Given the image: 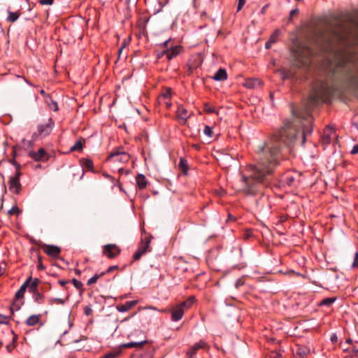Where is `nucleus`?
I'll list each match as a JSON object with an SVG mask.
<instances>
[{"label":"nucleus","instance_id":"10","mask_svg":"<svg viewBox=\"0 0 358 358\" xmlns=\"http://www.w3.org/2000/svg\"><path fill=\"white\" fill-rule=\"evenodd\" d=\"M121 252V250L115 244H107L103 248V254L109 259L117 257Z\"/></svg>","mask_w":358,"mask_h":358},{"label":"nucleus","instance_id":"5","mask_svg":"<svg viewBox=\"0 0 358 358\" xmlns=\"http://www.w3.org/2000/svg\"><path fill=\"white\" fill-rule=\"evenodd\" d=\"M182 49V48L180 45H171L170 48L164 49L160 52H158L157 57L158 59H161L162 57L166 56L169 60H171L181 52Z\"/></svg>","mask_w":358,"mask_h":358},{"label":"nucleus","instance_id":"46","mask_svg":"<svg viewBox=\"0 0 358 358\" xmlns=\"http://www.w3.org/2000/svg\"><path fill=\"white\" fill-rule=\"evenodd\" d=\"M348 351L350 352L351 353V355L352 356H358V348H357L354 345H352V346H350V350Z\"/></svg>","mask_w":358,"mask_h":358},{"label":"nucleus","instance_id":"39","mask_svg":"<svg viewBox=\"0 0 358 358\" xmlns=\"http://www.w3.org/2000/svg\"><path fill=\"white\" fill-rule=\"evenodd\" d=\"M308 353V350L306 348L299 347L297 348L296 351V354L300 357V358L303 357Z\"/></svg>","mask_w":358,"mask_h":358},{"label":"nucleus","instance_id":"15","mask_svg":"<svg viewBox=\"0 0 358 358\" xmlns=\"http://www.w3.org/2000/svg\"><path fill=\"white\" fill-rule=\"evenodd\" d=\"M31 280V277L28 278L26 281L21 285L20 288L15 293V299L16 300H22L24 297V292L28 287L29 282Z\"/></svg>","mask_w":358,"mask_h":358},{"label":"nucleus","instance_id":"53","mask_svg":"<svg viewBox=\"0 0 358 358\" xmlns=\"http://www.w3.org/2000/svg\"><path fill=\"white\" fill-rule=\"evenodd\" d=\"M246 0H238V3L237 6V11H240L243 6L245 5Z\"/></svg>","mask_w":358,"mask_h":358},{"label":"nucleus","instance_id":"30","mask_svg":"<svg viewBox=\"0 0 358 358\" xmlns=\"http://www.w3.org/2000/svg\"><path fill=\"white\" fill-rule=\"evenodd\" d=\"M336 300V297H328L324 298L319 303L320 306H327L329 307Z\"/></svg>","mask_w":358,"mask_h":358},{"label":"nucleus","instance_id":"14","mask_svg":"<svg viewBox=\"0 0 358 358\" xmlns=\"http://www.w3.org/2000/svg\"><path fill=\"white\" fill-rule=\"evenodd\" d=\"M170 312L171 313V320L173 322H178L182 319L184 315V308L180 305H177L173 307Z\"/></svg>","mask_w":358,"mask_h":358},{"label":"nucleus","instance_id":"21","mask_svg":"<svg viewBox=\"0 0 358 358\" xmlns=\"http://www.w3.org/2000/svg\"><path fill=\"white\" fill-rule=\"evenodd\" d=\"M45 101L50 110L53 111H57L59 110L57 101H54L50 96H46Z\"/></svg>","mask_w":358,"mask_h":358},{"label":"nucleus","instance_id":"36","mask_svg":"<svg viewBox=\"0 0 358 358\" xmlns=\"http://www.w3.org/2000/svg\"><path fill=\"white\" fill-rule=\"evenodd\" d=\"M203 110L207 113H217L215 108L211 106L208 103H205L203 104Z\"/></svg>","mask_w":358,"mask_h":358},{"label":"nucleus","instance_id":"17","mask_svg":"<svg viewBox=\"0 0 358 358\" xmlns=\"http://www.w3.org/2000/svg\"><path fill=\"white\" fill-rule=\"evenodd\" d=\"M145 339L140 341H136V342H129L124 343L121 345L122 348H141L144 344L148 343V340L145 339V336H144Z\"/></svg>","mask_w":358,"mask_h":358},{"label":"nucleus","instance_id":"49","mask_svg":"<svg viewBox=\"0 0 358 358\" xmlns=\"http://www.w3.org/2000/svg\"><path fill=\"white\" fill-rule=\"evenodd\" d=\"M351 267L352 268H358V252L355 254L354 261L352 264Z\"/></svg>","mask_w":358,"mask_h":358},{"label":"nucleus","instance_id":"51","mask_svg":"<svg viewBox=\"0 0 358 358\" xmlns=\"http://www.w3.org/2000/svg\"><path fill=\"white\" fill-rule=\"evenodd\" d=\"M84 313L87 315V316H90L92 315V308L90 307V306H87L85 307L84 308Z\"/></svg>","mask_w":358,"mask_h":358},{"label":"nucleus","instance_id":"33","mask_svg":"<svg viewBox=\"0 0 358 358\" xmlns=\"http://www.w3.org/2000/svg\"><path fill=\"white\" fill-rule=\"evenodd\" d=\"M195 298L194 296L189 297L186 301L180 303V305L183 308H189L194 303Z\"/></svg>","mask_w":358,"mask_h":358},{"label":"nucleus","instance_id":"12","mask_svg":"<svg viewBox=\"0 0 358 358\" xmlns=\"http://www.w3.org/2000/svg\"><path fill=\"white\" fill-rule=\"evenodd\" d=\"M208 347L207 343L204 341H199L198 343H194L187 352V355L189 358H195V355L200 349H205Z\"/></svg>","mask_w":358,"mask_h":358},{"label":"nucleus","instance_id":"38","mask_svg":"<svg viewBox=\"0 0 358 358\" xmlns=\"http://www.w3.org/2000/svg\"><path fill=\"white\" fill-rule=\"evenodd\" d=\"M203 134L209 138H212L213 135V127L206 125L203 129Z\"/></svg>","mask_w":358,"mask_h":358},{"label":"nucleus","instance_id":"47","mask_svg":"<svg viewBox=\"0 0 358 358\" xmlns=\"http://www.w3.org/2000/svg\"><path fill=\"white\" fill-rule=\"evenodd\" d=\"M299 13V10L298 8H295V9H293L290 11L289 13V19H288V22H291L292 21V18L294 16L298 15Z\"/></svg>","mask_w":358,"mask_h":358},{"label":"nucleus","instance_id":"48","mask_svg":"<svg viewBox=\"0 0 358 358\" xmlns=\"http://www.w3.org/2000/svg\"><path fill=\"white\" fill-rule=\"evenodd\" d=\"M171 89H166V91L162 93V98H164V99H169L171 98Z\"/></svg>","mask_w":358,"mask_h":358},{"label":"nucleus","instance_id":"61","mask_svg":"<svg viewBox=\"0 0 358 358\" xmlns=\"http://www.w3.org/2000/svg\"><path fill=\"white\" fill-rule=\"evenodd\" d=\"M273 43H273V42H272L271 40H268V41L266 43V44H265V48H266V49H269V48H271V47L272 44H273Z\"/></svg>","mask_w":358,"mask_h":358},{"label":"nucleus","instance_id":"27","mask_svg":"<svg viewBox=\"0 0 358 358\" xmlns=\"http://www.w3.org/2000/svg\"><path fill=\"white\" fill-rule=\"evenodd\" d=\"M199 66V64L192 62V60H189L188 63L187 64V70L186 73L187 75L189 76L191 75L193 71L196 69Z\"/></svg>","mask_w":358,"mask_h":358},{"label":"nucleus","instance_id":"11","mask_svg":"<svg viewBox=\"0 0 358 358\" xmlns=\"http://www.w3.org/2000/svg\"><path fill=\"white\" fill-rule=\"evenodd\" d=\"M29 156L35 162H46L49 159V156L43 148H40L37 152L30 151Z\"/></svg>","mask_w":358,"mask_h":358},{"label":"nucleus","instance_id":"4","mask_svg":"<svg viewBox=\"0 0 358 358\" xmlns=\"http://www.w3.org/2000/svg\"><path fill=\"white\" fill-rule=\"evenodd\" d=\"M130 159V155L124 151L123 148H116L112 150L107 157V161L113 160L120 163H127Z\"/></svg>","mask_w":358,"mask_h":358},{"label":"nucleus","instance_id":"1","mask_svg":"<svg viewBox=\"0 0 358 358\" xmlns=\"http://www.w3.org/2000/svg\"><path fill=\"white\" fill-rule=\"evenodd\" d=\"M312 121L308 112L299 113L292 107V117L283 121L268 142L257 147V162L248 166V176H241L240 191L247 195H255L280 165L281 147H290L299 138H301V145H304L307 136L313 131Z\"/></svg>","mask_w":358,"mask_h":358},{"label":"nucleus","instance_id":"6","mask_svg":"<svg viewBox=\"0 0 358 358\" xmlns=\"http://www.w3.org/2000/svg\"><path fill=\"white\" fill-rule=\"evenodd\" d=\"M150 242L151 237L150 236H146L141 240L138 250L134 254L133 258L134 260H139L145 253L149 251Z\"/></svg>","mask_w":358,"mask_h":358},{"label":"nucleus","instance_id":"20","mask_svg":"<svg viewBox=\"0 0 358 358\" xmlns=\"http://www.w3.org/2000/svg\"><path fill=\"white\" fill-rule=\"evenodd\" d=\"M261 85V81L258 78H249L245 82L244 86L247 88L252 89Z\"/></svg>","mask_w":358,"mask_h":358},{"label":"nucleus","instance_id":"31","mask_svg":"<svg viewBox=\"0 0 358 358\" xmlns=\"http://www.w3.org/2000/svg\"><path fill=\"white\" fill-rule=\"evenodd\" d=\"M179 169L185 175L187 174L188 171V164L187 161L183 158L180 159V162L178 164Z\"/></svg>","mask_w":358,"mask_h":358},{"label":"nucleus","instance_id":"44","mask_svg":"<svg viewBox=\"0 0 358 358\" xmlns=\"http://www.w3.org/2000/svg\"><path fill=\"white\" fill-rule=\"evenodd\" d=\"M13 155H14V157H15L16 154H15V151L13 152ZM10 162L15 167L16 171H20V169L21 168V165L16 162L15 158L10 159Z\"/></svg>","mask_w":358,"mask_h":358},{"label":"nucleus","instance_id":"63","mask_svg":"<svg viewBox=\"0 0 358 358\" xmlns=\"http://www.w3.org/2000/svg\"><path fill=\"white\" fill-rule=\"evenodd\" d=\"M170 41H171L170 39L166 40V41H164L163 43L161 44V46L162 48H164V49H166L167 48H169L168 46V43L170 42Z\"/></svg>","mask_w":358,"mask_h":358},{"label":"nucleus","instance_id":"28","mask_svg":"<svg viewBox=\"0 0 358 358\" xmlns=\"http://www.w3.org/2000/svg\"><path fill=\"white\" fill-rule=\"evenodd\" d=\"M121 354V350H113L108 352L101 356L100 358H116Z\"/></svg>","mask_w":358,"mask_h":358},{"label":"nucleus","instance_id":"52","mask_svg":"<svg viewBox=\"0 0 358 358\" xmlns=\"http://www.w3.org/2000/svg\"><path fill=\"white\" fill-rule=\"evenodd\" d=\"M38 3L41 5H52L54 0H38Z\"/></svg>","mask_w":358,"mask_h":358},{"label":"nucleus","instance_id":"42","mask_svg":"<svg viewBox=\"0 0 358 358\" xmlns=\"http://www.w3.org/2000/svg\"><path fill=\"white\" fill-rule=\"evenodd\" d=\"M10 316H6L0 314V324H7L9 323Z\"/></svg>","mask_w":358,"mask_h":358},{"label":"nucleus","instance_id":"25","mask_svg":"<svg viewBox=\"0 0 358 358\" xmlns=\"http://www.w3.org/2000/svg\"><path fill=\"white\" fill-rule=\"evenodd\" d=\"M20 15V13L18 12H12L10 10H8V17L6 18V21L9 22H15L17 20Z\"/></svg>","mask_w":358,"mask_h":358},{"label":"nucleus","instance_id":"2","mask_svg":"<svg viewBox=\"0 0 358 358\" xmlns=\"http://www.w3.org/2000/svg\"><path fill=\"white\" fill-rule=\"evenodd\" d=\"M325 52L338 59V64L345 66L350 62L347 49L358 44V10L342 13L335 18L325 32L320 33Z\"/></svg>","mask_w":358,"mask_h":358},{"label":"nucleus","instance_id":"43","mask_svg":"<svg viewBox=\"0 0 358 358\" xmlns=\"http://www.w3.org/2000/svg\"><path fill=\"white\" fill-rule=\"evenodd\" d=\"M280 30L279 29H276L274 31V32L273 33V34L271 36L269 40H271L272 42H273L274 43L277 41V38L278 37V36L280 35Z\"/></svg>","mask_w":358,"mask_h":358},{"label":"nucleus","instance_id":"45","mask_svg":"<svg viewBox=\"0 0 358 358\" xmlns=\"http://www.w3.org/2000/svg\"><path fill=\"white\" fill-rule=\"evenodd\" d=\"M10 215H13L14 214L18 215L20 213V209L17 206H13L8 212Z\"/></svg>","mask_w":358,"mask_h":358},{"label":"nucleus","instance_id":"37","mask_svg":"<svg viewBox=\"0 0 358 358\" xmlns=\"http://www.w3.org/2000/svg\"><path fill=\"white\" fill-rule=\"evenodd\" d=\"M49 304H61L63 305L64 303V300L61 298H50L48 299Z\"/></svg>","mask_w":358,"mask_h":358},{"label":"nucleus","instance_id":"41","mask_svg":"<svg viewBox=\"0 0 358 358\" xmlns=\"http://www.w3.org/2000/svg\"><path fill=\"white\" fill-rule=\"evenodd\" d=\"M138 358H153V352L152 350H146L141 353Z\"/></svg>","mask_w":358,"mask_h":358},{"label":"nucleus","instance_id":"59","mask_svg":"<svg viewBox=\"0 0 358 358\" xmlns=\"http://www.w3.org/2000/svg\"><path fill=\"white\" fill-rule=\"evenodd\" d=\"M103 176L106 178H108L113 183H114L115 182V178L111 176L110 175L108 174V173H103Z\"/></svg>","mask_w":358,"mask_h":358},{"label":"nucleus","instance_id":"32","mask_svg":"<svg viewBox=\"0 0 358 358\" xmlns=\"http://www.w3.org/2000/svg\"><path fill=\"white\" fill-rule=\"evenodd\" d=\"M33 294V299L34 301L37 303L41 304L44 301V295L41 294L38 291L35 292Z\"/></svg>","mask_w":358,"mask_h":358},{"label":"nucleus","instance_id":"7","mask_svg":"<svg viewBox=\"0 0 358 358\" xmlns=\"http://www.w3.org/2000/svg\"><path fill=\"white\" fill-rule=\"evenodd\" d=\"M193 115V112L189 113L186 108L182 104L178 106L176 116L178 123L181 125H185L188 119Z\"/></svg>","mask_w":358,"mask_h":358},{"label":"nucleus","instance_id":"9","mask_svg":"<svg viewBox=\"0 0 358 358\" xmlns=\"http://www.w3.org/2000/svg\"><path fill=\"white\" fill-rule=\"evenodd\" d=\"M55 127V122L52 117L48 119V122L46 124H41L38 125L37 131L38 134L43 136L49 135Z\"/></svg>","mask_w":358,"mask_h":358},{"label":"nucleus","instance_id":"23","mask_svg":"<svg viewBox=\"0 0 358 358\" xmlns=\"http://www.w3.org/2000/svg\"><path fill=\"white\" fill-rule=\"evenodd\" d=\"M40 321L39 315H32L29 316L26 320V324L32 327L38 324Z\"/></svg>","mask_w":358,"mask_h":358},{"label":"nucleus","instance_id":"50","mask_svg":"<svg viewBox=\"0 0 358 358\" xmlns=\"http://www.w3.org/2000/svg\"><path fill=\"white\" fill-rule=\"evenodd\" d=\"M37 268L38 270H43L45 269V266H43V262H42V257L41 255H38V265H37Z\"/></svg>","mask_w":358,"mask_h":358},{"label":"nucleus","instance_id":"35","mask_svg":"<svg viewBox=\"0 0 358 358\" xmlns=\"http://www.w3.org/2000/svg\"><path fill=\"white\" fill-rule=\"evenodd\" d=\"M72 283L73 284L74 287L80 291V294H82L84 292V289L83 288V284L80 281L73 278L72 280Z\"/></svg>","mask_w":358,"mask_h":358},{"label":"nucleus","instance_id":"16","mask_svg":"<svg viewBox=\"0 0 358 358\" xmlns=\"http://www.w3.org/2000/svg\"><path fill=\"white\" fill-rule=\"evenodd\" d=\"M137 303V301H130L124 304L117 306V310L120 313H124L132 308Z\"/></svg>","mask_w":358,"mask_h":358},{"label":"nucleus","instance_id":"29","mask_svg":"<svg viewBox=\"0 0 358 358\" xmlns=\"http://www.w3.org/2000/svg\"><path fill=\"white\" fill-rule=\"evenodd\" d=\"M333 131L330 129H327L322 136V141L324 143L329 144L331 141V134Z\"/></svg>","mask_w":358,"mask_h":358},{"label":"nucleus","instance_id":"19","mask_svg":"<svg viewBox=\"0 0 358 358\" xmlns=\"http://www.w3.org/2000/svg\"><path fill=\"white\" fill-rule=\"evenodd\" d=\"M215 81H223L227 79V73L224 69L220 68L213 76Z\"/></svg>","mask_w":358,"mask_h":358},{"label":"nucleus","instance_id":"58","mask_svg":"<svg viewBox=\"0 0 358 358\" xmlns=\"http://www.w3.org/2000/svg\"><path fill=\"white\" fill-rule=\"evenodd\" d=\"M310 99L315 103H318L320 101V97L317 94L311 95Z\"/></svg>","mask_w":358,"mask_h":358},{"label":"nucleus","instance_id":"26","mask_svg":"<svg viewBox=\"0 0 358 358\" xmlns=\"http://www.w3.org/2000/svg\"><path fill=\"white\" fill-rule=\"evenodd\" d=\"M81 164L83 169L87 171H92L94 167L93 162L90 159H83Z\"/></svg>","mask_w":358,"mask_h":358},{"label":"nucleus","instance_id":"57","mask_svg":"<svg viewBox=\"0 0 358 358\" xmlns=\"http://www.w3.org/2000/svg\"><path fill=\"white\" fill-rule=\"evenodd\" d=\"M350 153L352 155H355V154L358 153V143L353 146L352 149L351 150Z\"/></svg>","mask_w":358,"mask_h":358},{"label":"nucleus","instance_id":"40","mask_svg":"<svg viewBox=\"0 0 358 358\" xmlns=\"http://www.w3.org/2000/svg\"><path fill=\"white\" fill-rule=\"evenodd\" d=\"M352 345H353L352 339L348 338L344 343H341V348L343 349V351H347L350 350V348H345V345L352 346Z\"/></svg>","mask_w":358,"mask_h":358},{"label":"nucleus","instance_id":"60","mask_svg":"<svg viewBox=\"0 0 358 358\" xmlns=\"http://www.w3.org/2000/svg\"><path fill=\"white\" fill-rule=\"evenodd\" d=\"M13 343H14V341L12 343L8 344L6 346V348H7L8 352H11L13 350V348H15V345H14Z\"/></svg>","mask_w":358,"mask_h":358},{"label":"nucleus","instance_id":"22","mask_svg":"<svg viewBox=\"0 0 358 358\" xmlns=\"http://www.w3.org/2000/svg\"><path fill=\"white\" fill-rule=\"evenodd\" d=\"M38 282H39L38 278H34L33 280L31 279L30 282H29V284H28V287H27V289H28L29 292L34 293L35 292H37L38 291L37 287H38Z\"/></svg>","mask_w":358,"mask_h":358},{"label":"nucleus","instance_id":"24","mask_svg":"<svg viewBox=\"0 0 358 358\" xmlns=\"http://www.w3.org/2000/svg\"><path fill=\"white\" fill-rule=\"evenodd\" d=\"M83 141L84 140L83 138H80L79 140H78L75 143V144L71 147L70 152H75V151L81 152L83 150V148L84 146Z\"/></svg>","mask_w":358,"mask_h":358},{"label":"nucleus","instance_id":"55","mask_svg":"<svg viewBox=\"0 0 358 358\" xmlns=\"http://www.w3.org/2000/svg\"><path fill=\"white\" fill-rule=\"evenodd\" d=\"M97 282V280L96 279V278H94V276L93 275L92 278H90L88 280H87V285H91L94 283H96Z\"/></svg>","mask_w":358,"mask_h":358},{"label":"nucleus","instance_id":"18","mask_svg":"<svg viewBox=\"0 0 358 358\" xmlns=\"http://www.w3.org/2000/svg\"><path fill=\"white\" fill-rule=\"evenodd\" d=\"M136 185L141 189H143L146 187L148 181L145 176L143 174L139 173L136 177Z\"/></svg>","mask_w":358,"mask_h":358},{"label":"nucleus","instance_id":"13","mask_svg":"<svg viewBox=\"0 0 358 358\" xmlns=\"http://www.w3.org/2000/svg\"><path fill=\"white\" fill-rule=\"evenodd\" d=\"M43 252L48 256L57 258L61 252V249L56 245H43L42 247Z\"/></svg>","mask_w":358,"mask_h":358},{"label":"nucleus","instance_id":"62","mask_svg":"<svg viewBox=\"0 0 358 358\" xmlns=\"http://www.w3.org/2000/svg\"><path fill=\"white\" fill-rule=\"evenodd\" d=\"M338 340V337L336 336V334H333L331 336V341L332 343H336Z\"/></svg>","mask_w":358,"mask_h":358},{"label":"nucleus","instance_id":"54","mask_svg":"<svg viewBox=\"0 0 358 358\" xmlns=\"http://www.w3.org/2000/svg\"><path fill=\"white\" fill-rule=\"evenodd\" d=\"M118 268L117 266H110L105 272V273H109Z\"/></svg>","mask_w":358,"mask_h":358},{"label":"nucleus","instance_id":"56","mask_svg":"<svg viewBox=\"0 0 358 358\" xmlns=\"http://www.w3.org/2000/svg\"><path fill=\"white\" fill-rule=\"evenodd\" d=\"M243 284H244L243 280L241 278H239L236 281L235 286L236 288H238L240 286H242Z\"/></svg>","mask_w":358,"mask_h":358},{"label":"nucleus","instance_id":"34","mask_svg":"<svg viewBox=\"0 0 358 358\" xmlns=\"http://www.w3.org/2000/svg\"><path fill=\"white\" fill-rule=\"evenodd\" d=\"M23 304L22 300H16L11 304L10 312L13 314L14 311H17L20 308L21 305Z\"/></svg>","mask_w":358,"mask_h":358},{"label":"nucleus","instance_id":"64","mask_svg":"<svg viewBox=\"0 0 358 358\" xmlns=\"http://www.w3.org/2000/svg\"><path fill=\"white\" fill-rule=\"evenodd\" d=\"M353 81L355 84V85L358 87V75L357 76H355L354 78H353Z\"/></svg>","mask_w":358,"mask_h":358},{"label":"nucleus","instance_id":"3","mask_svg":"<svg viewBox=\"0 0 358 358\" xmlns=\"http://www.w3.org/2000/svg\"><path fill=\"white\" fill-rule=\"evenodd\" d=\"M300 178V174L294 171H287L281 175L279 179L280 187H294L296 185L297 181Z\"/></svg>","mask_w":358,"mask_h":358},{"label":"nucleus","instance_id":"8","mask_svg":"<svg viewBox=\"0 0 358 358\" xmlns=\"http://www.w3.org/2000/svg\"><path fill=\"white\" fill-rule=\"evenodd\" d=\"M20 176L21 172L20 171H16L15 175L12 176L8 182L9 190L15 194H19L21 189Z\"/></svg>","mask_w":358,"mask_h":358}]
</instances>
